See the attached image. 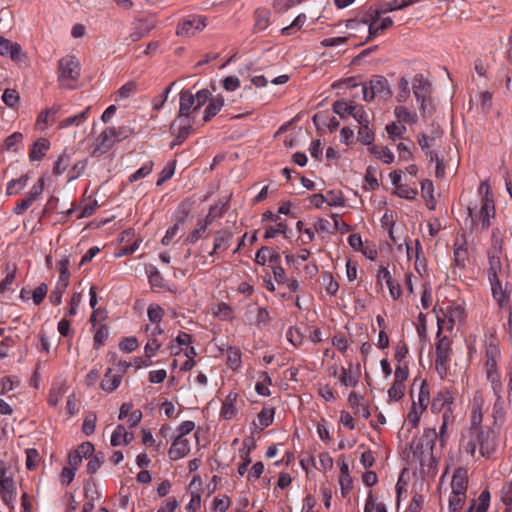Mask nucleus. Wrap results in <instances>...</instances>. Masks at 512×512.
I'll list each match as a JSON object with an SVG mask.
<instances>
[{
	"label": "nucleus",
	"mask_w": 512,
	"mask_h": 512,
	"mask_svg": "<svg viewBox=\"0 0 512 512\" xmlns=\"http://www.w3.org/2000/svg\"><path fill=\"white\" fill-rule=\"evenodd\" d=\"M369 151L377 159L382 160L386 164H390L394 161V154L386 146L373 145L369 148Z\"/></svg>",
	"instance_id": "e433bc0d"
},
{
	"label": "nucleus",
	"mask_w": 512,
	"mask_h": 512,
	"mask_svg": "<svg viewBox=\"0 0 512 512\" xmlns=\"http://www.w3.org/2000/svg\"><path fill=\"white\" fill-rule=\"evenodd\" d=\"M190 213L189 205L186 203H180L174 213L175 218V224H178V228H180V225H183Z\"/></svg>",
	"instance_id": "6e6d98bb"
},
{
	"label": "nucleus",
	"mask_w": 512,
	"mask_h": 512,
	"mask_svg": "<svg viewBox=\"0 0 512 512\" xmlns=\"http://www.w3.org/2000/svg\"><path fill=\"white\" fill-rule=\"evenodd\" d=\"M260 378L262 380L255 384V391L261 396H269L271 393L268 386L272 384V378L267 372H262Z\"/></svg>",
	"instance_id": "49530a36"
},
{
	"label": "nucleus",
	"mask_w": 512,
	"mask_h": 512,
	"mask_svg": "<svg viewBox=\"0 0 512 512\" xmlns=\"http://www.w3.org/2000/svg\"><path fill=\"white\" fill-rule=\"evenodd\" d=\"M306 20L307 17L304 13L299 14L290 25L281 29V33L286 36L294 34L297 30L302 28Z\"/></svg>",
	"instance_id": "de8ad7c7"
},
{
	"label": "nucleus",
	"mask_w": 512,
	"mask_h": 512,
	"mask_svg": "<svg viewBox=\"0 0 512 512\" xmlns=\"http://www.w3.org/2000/svg\"><path fill=\"white\" fill-rule=\"evenodd\" d=\"M255 24L254 29L258 32L264 31L270 23V13L266 9H257L254 14Z\"/></svg>",
	"instance_id": "58836bf2"
},
{
	"label": "nucleus",
	"mask_w": 512,
	"mask_h": 512,
	"mask_svg": "<svg viewBox=\"0 0 512 512\" xmlns=\"http://www.w3.org/2000/svg\"><path fill=\"white\" fill-rule=\"evenodd\" d=\"M486 377L491 384L494 395L500 394L502 391V383L498 370L486 373Z\"/></svg>",
	"instance_id": "680f3d73"
},
{
	"label": "nucleus",
	"mask_w": 512,
	"mask_h": 512,
	"mask_svg": "<svg viewBox=\"0 0 512 512\" xmlns=\"http://www.w3.org/2000/svg\"><path fill=\"white\" fill-rule=\"evenodd\" d=\"M90 110H91V106H88L82 112H80V113H78L76 115L64 118L63 120H61L59 122L58 128L59 129H66V128H69L71 126H80L81 124H83L88 119Z\"/></svg>",
	"instance_id": "a878e982"
},
{
	"label": "nucleus",
	"mask_w": 512,
	"mask_h": 512,
	"mask_svg": "<svg viewBox=\"0 0 512 512\" xmlns=\"http://www.w3.org/2000/svg\"><path fill=\"white\" fill-rule=\"evenodd\" d=\"M405 392L404 384L393 382L391 387L388 389V397L391 401H400Z\"/></svg>",
	"instance_id": "774afa93"
},
{
	"label": "nucleus",
	"mask_w": 512,
	"mask_h": 512,
	"mask_svg": "<svg viewBox=\"0 0 512 512\" xmlns=\"http://www.w3.org/2000/svg\"><path fill=\"white\" fill-rule=\"evenodd\" d=\"M20 100L19 93L15 89H5L2 94V101L10 108L15 107Z\"/></svg>",
	"instance_id": "e2e57ef3"
},
{
	"label": "nucleus",
	"mask_w": 512,
	"mask_h": 512,
	"mask_svg": "<svg viewBox=\"0 0 512 512\" xmlns=\"http://www.w3.org/2000/svg\"><path fill=\"white\" fill-rule=\"evenodd\" d=\"M109 337V329L106 325H101L95 332L93 342L94 347L99 349L102 345L105 344Z\"/></svg>",
	"instance_id": "bf43d9fd"
},
{
	"label": "nucleus",
	"mask_w": 512,
	"mask_h": 512,
	"mask_svg": "<svg viewBox=\"0 0 512 512\" xmlns=\"http://www.w3.org/2000/svg\"><path fill=\"white\" fill-rule=\"evenodd\" d=\"M199 110V108H196V103L193 99L192 91L181 90L179 93V110L177 113L178 118L184 117L195 121Z\"/></svg>",
	"instance_id": "6e6552de"
},
{
	"label": "nucleus",
	"mask_w": 512,
	"mask_h": 512,
	"mask_svg": "<svg viewBox=\"0 0 512 512\" xmlns=\"http://www.w3.org/2000/svg\"><path fill=\"white\" fill-rule=\"evenodd\" d=\"M503 279L504 278L489 279L492 296L500 305H503V303L508 300V295L502 283Z\"/></svg>",
	"instance_id": "473e14b6"
},
{
	"label": "nucleus",
	"mask_w": 512,
	"mask_h": 512,
	"mask_svg": "<svg viewBox=\"0 0 512 512\" xmlns=\"http://www.w3.org/2000/svg\"><path fill=\"white\" fill-rule=\"evenodd\" d=\"M225 100L222 95H216L212 97L203 112V121L209 122L214 116H216L222 107L224 106Z\"/></svg>",
	"instance_id": "5701e85b"
},
{
	"label": "nucleus",
	"mask_w": 512,
	"mask_h": 512,
	"mask_svg": "<svg viewBox=\"0 0 512 512\" xmlns=\"http://www.w3.org/2000/svg\"><path fill=\"white\" fill-rule=\"evenodd\" d=\"M444 321L437 315V334H436V345H435V369L439 376L443 379L447 376L450 368V361L452 355L451 340L447 336H441L443 330Z\"/></svg>",
	"instance_id": "f257e3e1"
},
{
	"label": "nucleus",
	"mask_w": 512,
	"mask_h": 512,
	"mask_svg": "<svg viewBox=\"0 0 512 512\" xmlns=\"http://www.w3.org/2000/svg\"><path fill=\"white\" fill-rule=\"evenodd\" d=\"M80 73V62L75 56L66 55L58 61L57 79L60 86L70 90L76 89Z\"/></svg>",
	"instance_id": "f03ea898"
},
{
	"label": "nucleus",
	"mask_w": 512,
	"mask_h": 512,
	"mask_svg": "<svg viewBox=\"0 0 512 512\" xmlns=\"http://www.w3.org/2000/svg\"><path fill=\"white\" fill-rule=\"evenodd\" d=\"M27 181V175H23L17 179H12L9 181L6 188L7 195L11 196L19 193L27 185Z\"/></svg>",
	"instance_id": "a18cd8bd"
},
{
	"label": "nucleus",
	"mask_w": 512,
	"mask_h": 512,
	"mask_svg": "<svg viewBox=\"0 0 512 512\" xmlns=\"http://www.w3.org/2000/svg\"><path fill=\"white\" fill-rule=\"evenodd\" d=\"M239 395L235 391H231L222 402L220 416L225 420H231L237 415L236 402Z\"/></svg>",
	"instance_id": "dca6fc26"
},
{
	"label": "nucleus",
	"mask_w": 512,
	"mask_h": 512,
	"mask_svg": "<svg viewBox=\"0 0 512 512\" xmlns=\"http://www.w3.org/2000/svg\"><path fill=\"white\" fill-rule=\"evenodd\" d=\"M453 402L454 396L450 390L439 391L432 400L431 411L433 413H440L447 408H451Z\"/></svg>",
	"instance_id": "ddd939ff"
},
{
	"label": "nucleus",
	"mask_w": 512,
	"mask_h": 512,
	"mask_svg": "<svg viewBox=\"0 0 512 512\" xmlns=\"http://www.w3.org/2000/svg\"><path fill=\"white\" fill-rule=\"evenodd\" d=\"M193 99L196 103V108L201 109L212 98L211 92L208 89L198 90L192 93Z\"/></svg>",
	"instance_id": "0e129e2a"
},
{
	"label": "nucleus",
	"mask_w": 512,
	"mask_h": 512,
	"mask_svg": "<svg viewBox=\"0 0 512 512\" xmlns=\"http://www.w3.org/2000/svg\"><path fill=\"white\" fill-rule=\"evenodd\" d=\"M466 500V494L451 492L448 501L449 512H459Z\"/></svg>",
	"instance_id": "c03bdc74"
},
{
	"label": "nucleus",
	"mask_w": 512,
	"mask_h": 512,
	"mask_svg": "<svg viewBox=\"0 0 512 512\" xmlns=\"http://www.w3.org/2000/svg\"><path fill=\"white\" fill-rule=\"evenodd\" d=\"M16 265L15 264H7L6 265V276L0 282V293H4L9 290L11 285L14 283L16 278Z\"/></svg>",
	"instance_id": "37998d69"
},
{
	"label": "nucleus",
	"mask_w": 512,
	"mask_h": 512,
	"mask_svg": "<svg viewBox=\"0 0 512 512\" xmlns=\"http://www.w3.org/2000/svg\"><path fill=\"white\" fill-rule=\"evenodd\" d=\"M67 386L66 382L63 379H57L52 382L51 387L49 389L47 402L49 406L56 407L62 396L66 393Z\"/></svg>",
	"instance_id": "a211bd4d"
},
{
	"label": "nucleus",
	"mask_w": 512,
	"mask_h": 512,
	"mask_svg": "<svg viewBox=\"0 0 512 512\" xmlns=\"http://www.w3.org/2000/svg\"><path fill=\"white\" fill-rule=\"evenodd\" d=\"M451 492L466 494L468 488V471L463 467L455 469L451 480Z\"/></svg>",
	"instance_id": "2eb2a0df"
},
{
	"label": "nucleus",
	"mask_w": 512,
	"mask_h": 512,
	"mask_svg": "<svg viewBox=\"0 0 512 512\" xmlns=\"http://www.w3.org/2000/svg\"><path fill=\"white\" fill-rule=\"evenodd\" d=\"M194 120H190L187 118H176L175 122L171 126V129L173 130L177 123H179V127L177 132L175 133L178 136L179 141H185L188 136L193 131V124Z\"/></svg>",
	"instance_id": "bb28decb"
},
{
	"label": "nucleus",
	"mask_w": 512,
	"mask_h": 512,
	"mask_svg": "<svg viewBox=\"0 0 512 512\" xmlns=\"http://www.w3.org/2000/svg\"><path fill=\"white\" fill-rule=\"evenodd\" d=\"M69 266H70V261L67 257H65L59 261V263H58L59 279H58L57 283H62L66 286H69V278H70Z\"/></svg>",
	"instance_id": "8fccbe9b"
},
{
	"label": "nucleus",
	"mask_w": 512,
	"mask_h": 512,
	"mask_svg": "<svg viewBox=\"0 0 512 512\" xmlns=\"http://www.w3.org/2000/svg\"><path fill=\"white\" fill-rule=\"evenodd\" d=\"M383 13V9H377L364 15L363 25H368V37L366 42L379 36L382 31L390 28L393 25V20L390 17L382 18L379 22V19Z\"/></svg>",
	"instance_id": "423d86ee"
},
{
	"label": "nucleus",
	"mask_w": 512,
	"mask_h": 512,
	"mask_svg": "<svg viewBox=\"0 0 512 512\" xmlns=\"http://www.w3.org/2000/svg\"><path fill=\"white\" fill-rule=\"evenodd\" d=\"M280 258L281 256L277 251L269 247H262L255 255V262L259 265H265L267 261L277 264L280 261Z\"/></svg>",
	"instance_id": "393cba45"
},
{
	"label": "nucleus",
	"mask_w": 512,
	"mask_h": 512,
	"mask_svg": "<svg viewBox=\"0 0 512 512\" xmlns=\"http://www.w3.org/2000/svg\"><path fill=\"white\" fill-rule=\"evenodd\" d=\"M488 279L506 278L507 272L502 267L499 255L489 253Z\"/></svg>",
	"instance_id": "b1692460"
},
{
	"label": "nucleus",
	"mask_w": 512,
	"mask_h": 512,
	"mask_svg": "<svg viewBox=\"0 0 512 512\" xmlns=\"http://www.w3.org/2000/svg\"><path fill=\"white\" fill-rule=\"evenodd\" d=\"M205 19L201 16H191L179 22L176 34L180 37H192L205 28Z\"/></svg>",
	"instance_id": "1a4fd4ad"
},
{
	"label": "nucleus",
	"mask_w": 512,
	"mask_h": 512,
	"mask_svg": "<svg viewBox=\"0 0 512 512\" xmlns=\"http://www.w3.org/2000/svg\"><path fill=\"white\" fill-rule=\"evenodd\" d=\"M233 238L229 229L218 230L214 235V251L227 250Z\"/></svg>",
	"instance_id": "cd10ccee"
},
{
	"label": "nucleus",
	"mask_w": 512,
	"mask_h": 512,
	"mask_svg": "<svg viewBox=\"0 0 512 512\" xmlns=\"http://www.w3.org/2000/svg\"><path fill=\"white\" fill-rule=\"evenodd\" d=\"M394 115L399 121L405 123L414 124L417 122V114L410 111L405 106H396L394 109Z\"/></svg>",
	"instance_id": "a19ab883"
},
{
	"label": "nucleus",
	"mask_w": 512,
	"mask_h": 512,
	"mask_svg": "<svg viewBox=\"0 0 512 512\" xmlns=\"http://www.w3.org/2000/svg\"><path fill=\"white\" fill-rule=\"evenodd\" d=\"M67 287L68 286H66L62 283L56 284L55 288L53 289V291L50 293V296H49V300L53 305L58 306L61 304L62 296L65 293Z\"/></svg>",
	"instance_id": "338daca9"
},
{
	"label": "nucleus",
	"mask_w": 512,
	"mask_h": 512,
	"mask_svg": "<svg viewBox=\"0 0 512 512\" xmlns=\"http://www.w3.org/2000/svg\"><path fill=\"white\" fill-rule=\"evenodd\" d=\"M227 361L231 368L237 369L241 364V351L237 347L227 349Z\"/></svg>",
	"instance_id": "052dcab7"
},
{
	"label": "nucleus",
	"mask_w": 512,
	"mask_h": 512,
	"mask_svg": "<svg viewBox=\"0 0 512 512\" xmlns=\"http://www.w3.org/2000/svg\"><path fill=\"white\" fill-rule=\"evenodd\" d=\"M333 112L341 118L349 116L355 110V103L353 101L338 100L333 103Z\"/></svg>",
	"instance_id": "4c0bfd02"
},
{
	"label": "nucleus",
	"mask_w": 512,
	"mask_h": 512,
	"mask_svg": "<svg viewBox=\"0 0 512 512\" xmlns=\"http://www.w3.org/2000/svg\"><path fill=\"white\" fill-rule=\"evenodd\" d=\"M436 438V429L428 428L424 430L420 438L412 441L410 449L413 455L419 459L421 465L424 464V458L426 456H432Z\"/></svg>",
	"instance_id": "20e7f679"
},
{
	"label": "nucleus",
	"mask_w": 512,
	"mask_h": 512,
	"mask_svg": "<svg viewBox=\"0 0 512 512\" xmlns=\"http://www.w3.org/2000/svg\"><path fill=\"white\" fill-rule=\"evenodd\" d=\"M134 439L132 432H128L124 425L119 424L113 431L110 439L112 446L127 445Z\"/></svg>",
	"instance_id": "4be33fe9"
},
{
	"label": "nucleus",
	"mask_w": 512,
	"mask_h": 512,
	"mask_svg": "<svg viewBox=\"0 0 512 512\" xmlns=\"http://www.w3.org/2000/svg\"><path fill=\"white\" fill-rule=\"evenodd\" d=\"M227 210L228 200H219L218 203L209 208L208 214L204 219L212 224L216 219L223 217Z\"/></svg>",
	"instance_id": "72a5a7b5"
},
{
	"label": "nucleus",
	"mask_w": 512,
	"mask_h": 512,
	"mask_svg": "<svg viewBox=\"0 0 512 512\" xmlns=\"http://www.w3.org/2000/svg\"><path fill=\"white\" fill-rule=\"evenodd\" d=\"M50 148V142L45 138L38 139L32 146L29 152V159L31 161L40 160Z\"/></svg>",
	"instance_id": "2f4dec72"
},
{
	"label": "nucleus",
	"mask_w": 512,
	"mask_h": 512,
	"mask_svg": "<svg viewBox=\"0 0 512 512\" xmlns=\"http://www.w3.org/2000/svg\"><path fill=\"white\" fill-rule=\"evenodd\" d=\"M146 272L152 287L162 288L164 286V278L155 266H149Z\"/></svg>",
	"instance_id": "864d4df0"
},
{
	"label": "nucleus",
	"mask_w": 512,
	"mask_h": 512,
	"mask_svg": "<svg viewBox=\"0 0 512 512\" xmlns=\"http://www.w3.org/2000/svg\"><path fill=\"white\" fill-rule=\"evenodd\" d=\"M281 233L285 238H289V233L287 229V225L284 221L278 220L277 228H274L272 226L268 227L265 231L264 238L269 239L275 237L276 234Z\"/></svg>",
	"instance_id": "5fc2aeb1"
},
{
	"label": "nucleus",
	"mask_w": 512,
	"mask_h": 512,
	"mask_svg": "<svg viewBox=\"0 0 512 512\" xmlns=\"http://www.w3.org/2000/svg\"><path fill=\"white\" fill-rule=\"evenodd\" d=\"M361 374L360 365L349 363L348 367H341L339 382L345 387H356Z\"/></svg>",
	"instance_id": "9d476101"
},
{
	"label": "nucleus",
	"mask_w": 512,
	"mask_h": 512,
	"mask_svg": "<svg viewBox=\"0 0 512 512\" xmlns=\"http://www.w3.org/2000/svg\"><path fill=\"white\" fill-rule=\"evenodd\" d=\"M97 416L95 413H89L82 424V431L85 435L89 436L95 432Z\"/></svg>",
	"instance_id": "69168bd1"
},
{
	"label": "nucleus",
	"mask_w": 512,
	"mask_h": 512,
	"mask_svg": "<svg viewBox=\"0 0 512 512\" xmlns=\"http://www.w3.org/2000/svg\"><path fill=\"white\" fill-rule=\"evenodd\" d=\"M122 381V376L118 374H112V369L108 368L105 372L104 379L101 382V388L107 393H111L116 390Z\"/></svg>",
	"instance_id": "c85d7f7f"
},
{
	"label": "nucleus",
	"mask_w": 512,
	"mask_h": 512,
	"mask_svg": "<svg viewBox=\"0 0 512 512\" xmlns=\"http://www.w3.org/2000/svg\"><path fill=\"white\" fill-rule=\"evenodd\" d=\"M495 396L496 401L493 405L492 417L494 420V425L501 426L505 422L504 400L501 396V393Z\"/></svg>",
	"instance_id": "c9c22d12"
},
{
	"label": "nucleus",
	"mask_w": 512,
	"mask_h": 512,
	"mask_svg": "<svg viewBox=\"0 0 512 512\" xmlns=\"http://www.w3.org/2000/svg\"><path fill=\"white\" fill-rule=\"evenodd\" d=\"M137 92V84L133 81L122 85L115 93V101L131 98Z\"/></svg>",
	"instance_id": "ea45409f"
},
{
	"label": "nucleus",
	"mask_w": 512,
	"mask_h": 512,
	"mask_svg": "<svg viewBox=\"0 0 512 512\" xmlns=\"http://www.w3.org/2000/svg\"><path fill=\"white\" fill-rule=\"evenodd\" d=\"M483 399L482 398H474L473 404L470 413V433L485 429L482 426L483 414Z\"/></svg>",
	"instance_id": "4468645a"
},
{
	"label": "nucleus",
	"mask_w": 512,
	"mask_h": 512,
	"mask_svg": "<svg viewBox=\"0 0 512 512\" xmlns=\"http://www.w3.org/2000/svg\"><path fill=\"white\" fill-rule=\"evenodd\" d=\"M466 239L464 234L457 236L454 242V265L458 268H464L468 260V250L466 247Z\"/></svg>",
	"instance_id": "9b49d317"
},
{
	"label": "nucleus",
	"mask_w": 512,
	"mask_h": 512,
	"mask_svg": "<svg viewBox=\"0 0 512 512\" xmlns=\"http://www.w3.org/2000/svg\"><path fill=\"white\" fill-rule=\"evenodd\" d=\"M470 434L473 439L467 444V451L471 455H474L477 447L480 455L485 458H490L496 452L498 440L493 430L486 428Z\"/></svg>",
	"instance_id": "7ed1b4c3"
},
{
	"label": "nucleus",
	"mask_w": 512,
	"mask_h": 512,
	"mask_svg": "<svg viewBox=\"0 0 512 512\" xmlns=\"http://www.w3.org/2000/svg\"><path fill=\"white\" fill-rule=\"evenodd\" d=\"M209 225L211 224L204 218L199 219L196 223V227L187 235L185 243L194 244L199 239L203 238Z\"/></svg>",
	"instance_id": "c756f323"
},
{
	"label": "nucleus",
	"mask_w": 512,
	"mask_h": 512,
	"mask_svg": "<svg viewBox=\"0 0 512 512\" xmlns=\"http://www.w3.org/2000/svg\"><path fill=\"white\" fill-rule=\"evenodd\" d=\"M490 499V492L487 489H485L480 493L477 500L473 499L471 501L470 506L468 508H472V512H486L490 505Z\"/></svg>",
	"instance_id": "f704fd0d"
},
{
	"label": "nucleus",
	"mask_w": 512,
	"mask_h": 512,
	"mask_svg": "<svg viewBox=\"0 0 512 512\" xmlns=\"http://www.w3.org/2000/svg\"><path fill=\"white\" fill-rule=\"evenodd\" d=\"M61 106L59 104H54L53 106L42 110L35 122V127L38 130H45L48 127L49 120L54 121L55 116L60 112Z\"/></svg>",
	"instance_id": "aec40b11"
},
{
	"label": "nucleus",
	"mask_w": 512,
	"mask_h": 512,
	"mask_svg": "<svg viewBox=\"0 0 512 512\" xmlns=\"http://www.w3.org/2000/svg\"><path fill=\"white\" fill-rule=\"evenodd\" d=\"M443 316L448 318V322L450 324L448 329H452L454 324L464 321L466 313L464 307L461 304L452 303L446 308L445 311H443Z\"/></svg>",
	"instance_id": "6ab92c4d"
},
{
	"label": "nucleus",
	"mask_w": 512,
	"mask_h": 512,
	"mask_svg": "<svg viewBox=\"0 0 512 512\" xmlns=\"http://www.w3.org/2000/svg\"><path fill=\"white\" fill-rule=\"evenodd\" d=\"M22 54L21 46L11 40L0 36V55L9 56L13 61H20Z\"/></svg>",
	"instance_id": "f3484780"
},
{
	"label": "nucleus",
	"mask_w": 512,
	"mask_h": 512,
	"mask_svg": "<svg viewBox=\"0 0 512 512\" xmlns=\"http://www.w3.org/2000/svg\"><path fill=\"white\" fill-rule=\"evenodd\" d=\"M412 91L416 101L419 103L420 113L423 115L427 107V102L430 99L431 83L422 73H418L412 79Z\"/></svg>",
	"instance_id": "0eeeda50"
},
{
	"label": "nucleus",
	"mask_w": 512,
	"mask_h": 512,
	"mask_svg": "<svg viewBox=\"0 0 512 512\" xmlns=\"http://www.w3.org/2000/svg\"><path fill=\"white\" fill-rule=\"evenodd\" d=\"M420 0H392L384 5L383 12H393L418 3Z\"/></svg>",
	"instance_id": "09e8293b"
},
{
	"label": "nucleus",
	"mask_w": 512,
	"mask_h": 512,
	"mask_svg": "<svg viewBox=\"0 0 512 512\" xmlns=\"http://www.w3.org/2000/svg\"><path fill=\"white\" fill-rule=\"evenodd\" d=\"M190 452V442L182 436H177L168 451L171 460H179L185 457Z\"/></svg>",
	"instance_id": "f8f14e48"
},
{
	"label": "nucleus",
	"mask_w": 512,
	"mask_h": 512,
	"mask_svg": "<svg viewBox=\"0 0 512 512\" xmlns=\"http://www.w3.org/2000/svg\"><path fill=\"white\" fill-rule=\"evenodd\" d=\"M374 132L369 128V125L360 126L358 130V141L363 145H371L374 141Z\"/></svg>",
	"instance_id": "4d7b16f0"
},
{
	"label": "nucleus",
	"mask_w": 512,
	"mask_h": 512,
	"mask_svg": "<svg viewBox=\"0 0 512 512\" xmlns=\"http://www.w3.org/2000/svg\"><path fill=\"white\" fill-rule=\"evenodd\" d=\"M153 170V162L149 161L144 163L139 169L129 176L130 182L138 181L148 176Z\"/></svg>",
	"instance_id": "13d9d810"
},
{
	"label": "nucleus",
	"mask_w": 512,
	"mask_h": 512,
	"mask_svg": "<svg viewBox=\"0 0 512 512\" xmlns=\"http://www.w3.org/2000/svg\"><path fill=\"white\" fill-rule=\"evenodd\" d=\"M118 133L115 127L106 128L98 137L99 148L108 150L117 142Z\"/></svg>",
	"instance_id": "7c9ffc66"
},
{
	"label": "nucleus",
	"mask_w": 512,
	"mask_h": 512,
	"mask_svg": "<svg viewBox=\"0 0 512 512\" xmlns=\"http://www.w3.org/2000/svg\"><path fill=\"white\" fill-rule=\"evenodd\" d=\"M176 82L170 83L157 97H155L152 101V108L156 111H159L163 108L164 104L166 103L168 96L172 90V88L175 86Z\"/></svg>",
	"instance_id": "3c124183"
},
{
	"label": "nucleus",
	"mask_w": 512,
	"mask_h": 512,
	"mask_svg": "<svg viewBox=\"0 0 512 512\" xmlns=\"http://www.w3.org/2000/svg\"><path fill=\"white\" fill-rule=\"evenodd\" d=\"M495 216L494 200L492 197H483L480 208V219L483 229L490 226V220Z\"/></svg>",
	"instance_id": "412c9836"
},
{
	"label": "nucleus",
	"mask_w": 512,
	"mask_h": 512,
	"mask_svg": "<svg viewBox=\"0 0 512 512\" xmlns=\"http://www.w3.org/2000/svg\"><path fill=\"white\" fill-rule=\"evenodd\" d=\"M386 132L390 140H396L403 137L406 133V126L392 122L386 126Z\"/></svg>",
	"instance_id": "603ef678"
},
{
	"label": "nucleus",
	"mask_w": 512,
	"mask_h": 512,
	"mask_svg": "<svg viewBox=\"0 0 512 512\" xmlns=\"http://www.w3.org/2000/svg\"><path fill=\"white\" fill-rule=\"evenodd\" d=\"M23 134L20 132H14L5 138L3 148L7 151L16 152L22 145Z\"/></svg>",
	"instance_id": "79ce46f5"
},
{
	"label": "nucleus",
	"mask_w": 512,
	"mask_h": 512,
	"mask_svg": "<svg viewBox=\"0 0 512 512\" xmlns=\"http://www.w3.org/2000/svg\"><path fill=\"white\" fill-rule=\"evenodd\" d=\"M363 100L372 101L375 97L388 98L391 96L388 80L381 75H375L369 82L362 85Z\"/></svg>",
	"instance_id": "39448f33"
}]
</instances>
